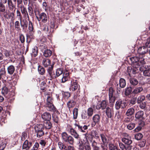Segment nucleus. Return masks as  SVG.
<instances>
[{"instance_id":"nucleus-1","label":"nucleus","mask_w":150,"mask_h":150,"mask_svg":"<svg viewBox=\"0 0 150 150\" xmlns=\"http://www.w3.org/2000/svg\"><path fill=\"white\" fill-rule=\"evenodd\" d=\"M132 65L135 68L132 69L131 67L127 68V71L129 76L132 74H135L137 73V71L136 68L142 66L145 63L144 59L142 57H133L130 58Z\"/></svg>"},{"instance_id":"nucleus-2","label":"nucleus","mask_w":150,"mask_h":150,"mask_svg":"<svg viewBox=\"0 0 150 150\" xmlns=\"http://www.w3.org/2000/svg\"><path fill=\"white\" fill-rule=\"evenodd\" d=\"M150 48V37L148 38L145 45L139 47L138 49V52L143 57L145 54L148 52L149 48Z\"/></svg>"},{"instance_id":"nucleus-3","label":"nucleus","mask_w":150,"mask_h":150,"mask_svg":"<svg viewBox=\"0 0 150 150\" xmlns=\"http://www.w3.org/2000/svg\"><path fill=\"white\" fill-rule=\"evenodd\" d=\"M63 74V77L62 79V82L64 83L67 81L69 77V73L68 71L63 72L62 69L59 68L57 69L56 72V77L59 76L60 75Z\"/></svg>"},{"instance_id":"nucleus-4","label":"nucleus","mask_w":150,"mask_h":150,"mask_svg":"<svg viewBox=\"0 0 150 150\" xmlns=\"http://www.w3.org/2000/svg\"><path fill=\"white\" fill-rule=\"evenodd\" d=\"M61 136L62 140L64 142L70 144H73L74 143V139L71 136L68 135L65 132H62L61 134Z\"/></svg>"},{"instance_id":"nucleus-5","label":"nucleus","mask_w":150,"mask_h":150,"mask_svg":"<svg viewBox=\"0 0 150 150\" xmlns=\"http://www.w3.org/2000/svg\"><path fill=\"white\" fill-rule=\"evenodd\" d=\"M35 132L37 133V137H40L44 134L43 131L44 129L43 125L42 124H37L34 127Z\"/></svg>"},{"instance_id":"nucleus-6","label":"nucleus","mask_w":150,"mask_h":150,"mask_svg":"<svg viewBox=\"0 0 150 150\" xmlns=\"http://www.w3.org/2000/svg\"><path fill=\"white\" fill-rule=\"evenodd\" d=\"M53 66L52 65H50L49 66L47 69L48 74L47 75V76L48 77V79L51 80L52 79H55L57 77L56 74H55L54 72L53 71Z\"/></svg>"},{"instance_id":"nucleus-7","label":"nucleus","mask_w":150,"mask_h":150,"mask_svg":"<svg viewBox=\"0 0 150 150\" xmlns=\"http://www.w3.org/2000/svg\"><path fill=\"white\" fill-rule=\"evenodd\" d=\"M39 17L37 16V18L39 21H41L42 22L46 23L47 20V16L46 14L44 12L39 14Z\"/></svg>"},{"instance_id":"nucleus-8","label":"nucleus","mask_w":150,"mask_h":150,"mask_svg":"<svg viewBox=\"0 0 150 150\" xmlns=\"http://www.w3.org/2000/svg\"><path fill=\"white\" fill-rule=\"evenodd\" d=\"M75 127H77L78 130L82 132H86V134L87 132H86V130L88 129V127L86 125H84L83 126H81L79 124H77L75 123L74 124Z\"/></svg>"},{"instance_id":"nucleus-9","label":"nucleus","mask_w":150,"mask_h":150,"mask_svg":"<svg viewBox=\"0 0 150 150\" xmlns=\"http://www.w3.org/2000/svg\"><path fill=\"white\" fill-rule=\"evenodd\" d=\"M125 103L122 102L121 100H117L115 104V108L116 109L118 110L120 108H124L125 107Z\"/></svg>"},{"instance_id":"nucleus-10","label":"nucleus","mask_w":150,"mask_h":150,"mask_svg":"<svg viewBox=\"0 0 150 150\" xmlns=\"http://www.w3.org/2000/svg\"><path fill=\"white\" fill-rule=\"evenodd\" d=\"M100 116L98 114H96L93 117V122L92 125L95 126L96 124H98L100 122Z\"/></svg>"},{"instance_id":"nucleus-11","label":"nucleus","mask_w":150,"mask_h":150,"mask_svg":"<svg viewBox=\"0 0 150 150\" xmlns=\"http://www.w3.org/2000/svg\"><path fill=\"white\" fill-rule=\"evenodd\" d=\"M145 69L143 71V75L145 76H150V65H146L144 67Z\"/></svg>"},{"instance_id":"nucleus-12","label":"nucleus","mask_w":150,"mask_h":150,"mask_svg":"<svg viewBox=\"0 0 150 150\" xmlns=\"http://www.w3.org/2000/svg\"><path fill=\"white\" fill-rule=\"evenodd\" d=\"M69 132L71 135L74 138L78 139L79 138V135L77 132L74 129L71 128L70 129Z\"/></svg>"},{"instance_id":"nucleus-13","label":"nucleus","mask_w":150,"mask_h":150,"mask_svg":"<svg viewBox=\"0 0 150 150\" xmlns=\"http://www.w3.org/2000/svg\"><path fill=\"white\" fill-rule=\"evenodd\" d=\"M32 146V143L28 142L27 140H26L24 142L22 148L23 149H25L26 150H28Z\"/></svg>"},{"instance_id":"nucleus-14","label":"nucleus","mask_w":150,"mask_h":150,"mask_svg":"<svg viewBox=\"0 0 150 150\" xmlns=\"http://www.w3.org/2000/svg\"><path fill=\"white\" fill-rule=\"evenodd\" d=\"M42 118L45 120L50 121L51 119V116L49 113L45 112L42 115Z\"/></svg>"},{"instance_id":"nucleus-15","label":"nucleus","mask_w":150,"mask_h":150,"mask_svg":"<svg viewBox=\"0 0 150 150\" xmlns=\"http://www.w3.org/2000/svg\"><path fill=\"white\" fill-rule=\"evenodd\" d=\"M122 141L125 144L129 145L132 143V141L131 140L130 137H126L122 139Z\"/></svg>"},{"instance_id":"nucleus-16","label":"nucleus","mask_w":150,"mask_h":150,"mask_svg":"<svg viewBox=\"0 0 150 150\" xmlns=\"http://www.w3.org/2000/svg\"><path fill=\"white\" fill-rule=\"evenodd\" d=\"M105 111L107 117L108 118H111L113 115V110L108 107L106 108Z\"/></svg>"},{"instance_id":"nucleus-17","label":"nucleus","mask_w":150,"mask_h":150,"mask_svg":"<svg viewBox=\"0 0 150 150\" xmlns=\"http://www.w3.org/2000/svg\"><path fill=\"white\" fill-rule=\"evenodd\" d=\"M4 17L8 19H10L11 21H13L15 20V15L13 13H9L8 14V16L6 14H4Z\"/></svg>"},{"instance_id":"nucleus-18","label":"nucleus","mask_w":150,"mask_h":150,"mask_svg":"<svg viewBox=\"0 0 150 150\" xmlns=\"http://www.w3.org/2000/svg\"><path fill=\"white\" fill-rule=\"evenodd\" d=\"M78 88L77 83L76 81H71V84L70 89L73 91H74Z\"/></svg>"},{"instance_id":"nucleus-19","label":"nucleus","mask_w":150,"mask_h":150,"mask_svg":"<svg viewBox=\"0 0 150 150\" xmlns=\"http://www.w3.org/2000/svg\"><path fill=\"white\" fill-rule=\"evenodd\" d=\"M76 104V102L73 99H72L69 101L67 104L68 108L70 110V108L74 107Z\"/></svg>"},{"instance_id":"nucleus-20","label":"nucleus","mask_w":150,"mask_h":150,"mask_svg":"<svg viewBox=\"0 0 150 150\" xmlns=\"http://www.w3.org/2000/svg\"><path fill=\"white\" fill-rule=\"evenodd\" d=\"M50 61L48 59L46 58L43 59L42 61V64L43 66L45 67H47L50 64Z\"/></svg>"},{"instance_id":"nucleus-21","label":"nucleus","mask_w":150,"mask_h":150,"mask_svg":"<svg viewBox=\"0 0 150 150\" xmlns=\"http://www.w3.org/2000/svg\"><path fill=\"white\" fill-rule=\"evenodd\" d=\"M144 114V112L143 111H138L136 113L135 117L137 119H142L143 118Z\"/></svg>"},{"instance_id":"nucleus-22","label":"nucleus","mask_w":150,"mask_h":150,"mask_svg":"<svg viewBox=\"0 0 150 150\" xmlns=\"http://www.w3.org/2000/svg\"><path fill=\"white\" fill-rule=\"evenodd\" d=\"M6 74L5 67L3 66L0 69V80L6 76Z\"/></svg>"},{"instance_id":"nucleus-23","label":"nucleus","mask_w":150,"mask_h":150,"mask_svg":"<svg viewBox=\"0 0 150 150\" xmlns=\"http://www.w3.org/2000/svg\"><path fill=\"white\" fill-rule=\"evenodd\" d=\"M46 109L50 111H54L55 110V107L54 105L52 103H48L46 104Z\"/></svg>"},{"instance_id":"nucleus-24","label":"nucleus","mask_w":150,"mask_h":150,"mask_svg":"<svg viewBox=\"0 0 150 150\" xmlns=\"http://www.w3.org/2000/svg\"><path fill=\"white\" fill-rule=\"evenodd\" d=\"M15 67L13 65H11L7 68L8 73L10 75L12 74L15 71Z\"/></svg>"},{"instance_id":"nucleus-25","label":"nucleus","mask_w":150,"mask_h":150,"mask_svg":"<svg viewBox=\"0 0 150 150\" xmlns=\"http://www.w3.org/2000/svg\"><path fill=\"white\" fill-rule=\"evenodd\" d=\"M43 127L47 129H50L52 126V125L50 121H47L44 122L43 124Z\"/></svg>"},{"instance_id":"nucleus-26","label":"nucleus","mask_w":150,"mask_h":150,"mask_svg":"<svg viewBox=\"0 0 150 150\" xmlns=\"http://www.w3.org/2000/svg\"><path fill=\"white\" fill-rule=\"evenodd\" d=\"M21 11L23 14H24L25 16H27L29 18L28 13L27 12L26 8L24 6H21L20 7Z\"/></svg>"},{"instance_id":"nucleus-27","label":"nucleus","mask_w":150,"mask_h":150,"mask_svg":"<svg viewBox=\"0 0 150 150\" xmlns=\"http://www.w3.org/2000/svg\"><path fill=\"white\" fill-rule=\"evenodd\" d=\"M134 112V109L133 108H130L127 110L125 114L127 116H130L132 115Z\"/></svg>"},{"instance_id":"nucleus-28","label":"nucleus","mask_w":150,"mask_h":150,"mask_svg":"<svg viewBox=\"0 0 150 150\" xmlns=\"http://www.w3.org/2000/svg\"><path fill=\"white\" fill-rule=\"evenodd\" d=\"M28 29L30 33L32 34L34 32L33 23L30 21H29Z\"/></svg>"},{"instance_id":"nucleus-29","label":"nucleus","mask_w":150,"mask_h":150,"mask_svg":"<svg viewBox=\"0 0 150 150\" xmlns=\"http://www.w3.org/2000/svg\"><path fill=\"white\" fill-rule=\"evenodd\" d=\"M38 71L39 73L41 75L44 74L45 72V69L42 66L40 65L38 66Z\"/></svg>"},{"instance_id":"nucleus-30","label":"nucleus","mask_w":150,"mask_h":150,"mask_svg":"<svg viewBox=\"0 0 150 150\" xmlns=\"http://www.w3.org/2000/svg\"><path fill=\"white\" fill-rule=\"evenodd\" d=\"M52 54V52L50 50L47 49L44 51V55L45 57L50 56Z\"/></svg>"},{"instance_id":"nucleus-31","label":"nucleus","mask_w":150,"mask_h":150,"mask_svg":"<svg viewBox=\"0 0 150 150\" xmlns=\"http://www.w3.org/2000/svg\"><path fill=\"white\" fill-rule=\"evenodd\" d=\"M120 87L121 88H124L126 85L125 80L121 78L119 80Z\"/></svg>"},{"instance_id":"nucleus-32","label":"nucleus","mask_w":150,"mask_h":150,"mask_svg":"<svg viewBox=\"0 0 150 150\" xmlns=\"http://www.w3.org/2000/svg\"><path fill=\"white\" fill-rule=\"evenodd\" d=\"M1 142L0 144V150H3L6 146L7 142L4 139Z\"/></svg>"},{"instance_id":"nucleus-33","label":"nucleus","mask_w":150,"mask_h":150,"mask_svg":"<svg viewBox=\"0 0 150 150\" xmlns=\"http://www.w3.org/2000/svg\"><path fill=\"white\" fill-rule=\"evenodd\" d=\"M58 145L59 149L61 150H67L66 149V146L62 142H59L58 143Z\"/></svg>"},{"instance_id":"nucleus-34","label":"nucleus","mask_w":150,"mask_h":150,"mask_svg":"<svg viewBox=\"0 0 150 150\" xmlns=\"http://www.w3.org/2000/svg\"><path fill=\"white\" fill-rule=\"evenodd\" d=\"M130 83L132 85L136 86L138 83V81L137 80L134 78H130L129 79Z\"/></svg>"},{"instance_id":"nucleus-35","label":"nucleus","mask_w":150,"mask_h":150,"mask_svg":"<svg viewBox=\"0 0 150 150\" xmlns=\"http://www.w3.org/2000/svg\"><path fill=\"white\" fill-rule=\"evenodd\" d=\"M8 91V90L6 86H4L2 89L1 93L4 96H5L7 94Z\"/></svg>"},{"instance_id":"nucleus-36","label":"nucleus","mask_w":150,"mask_h":150,"mask_svg":"<svg viewBox=\"0 0 150 150\" xmlns=\"http://www.w3.org/2000/svg\"><path fill=\"white\" fill-rule=\"evenodd\" d=\"M143 90V88L142 87H139L135 88L133 91V93L134 94H137L140 93Z\"/></svg>"},{"instance_id":"nucleus-37","label":"nucleus","mask_w":150,"mask_h":150,"mask_svg":"<svg viewBox=\"0 0 150 150\" xmlns=\"http://www.w3.org/2000/svg\"><path fill=\"white\" fill-rule=\"evenodd\" d=\"M38 48L37 47H34L32 49V55L34 57H36L38 54Z\"/></svg>"},{"instance_id":"nucleus-38","label":"nucleus","mask_w":150,"mask_h":150,"mask_svg":"<svg viewBox=\"0 0 150 150\" xmlns=\"http://www.w3.org/2000/svg\"><path fill=\"white\" fill-rule=\"evenodd\" d=\"M4 3L0 2V12L2 13H5V7L4 4Z\"/></svg>"},{"instance_id":"nucleus-39","label":"nucleus","mask_w":150,"mask_h":150,"mask_svg":"<svg viewBox=\"0 0 150 150\" xmlns=\"http://www.w3.org/2000/svg\"><path fill=\"white\" fill-rule=\"evenodd\" d=\"M135 124L134 123H130L127 126V127L128 129L132 130L135 127Z\"/></svg>"},{"instance_id":"nucleus-40","label":"nucleus","mask_w":150,"mask_h":150,"mask_svg":"<svg viewBox=\"0 0 150 150\" xmlns=\"http://www.w3.org/2000/svg\"><path fill=\"white\" fill-rule=\"evenodd\" d=\"M100 105L101 106V109L102 110H103L106 107L107 103L106 101L103 100L100 102Z\"/></svg>"},{"instance_id":"nucleus-41","label":"nucleus","mask_w":150,"mask_h":150,"mask_svg":"<svg viewBox=\"0 0 150 150\" xmlns=\"http://www.w3.org/2000/svg\"><path fill=\"white\" fill-rule=\"evenodd\" d=\"M93 113V110L91 108H89L87 110V114L89 117H91Z\"/></svg>"},{"instance_id":"nucleus-42","label":"nucleus","mask_w":150,"mask_h":150,"mask_svg":"<svg viewBox=\"0 0 150 150\" xmlns=\"http://www.w3.org/2000/svg\"><path fill=\"white\" fill-rule=\"evenodd\" d=\"M109 147L110 150H120V149H118L117 147L112 144H109Z\"/></svg>"},{"instance_id":"nucleus-43","label":"nucleus","mask_w":150,"mask_h":150,"mask_svg":"<svg viewBox=\"0 0 150 150\" xmlns=\"http://www.w3.org/2000/svg\"><path fill=\"white\" fill-rule=\"evenodd\" d=\"M73 117L74 119L77 118L78 115V110L77 108H74L73 111Z\"/></svg>"},{"instance_id":"nucleus-44","label":"nucleus","mask_w":150,"mask_h":150,"mask_svg":"<svg viewBox=\"0 0 150 150\" xmlns=\"http://www.w3.org/2000/svg\"><path fill=\"white\" fill-rule=\"evenodd\" d=\"M100 136L103 145H105L107 142L105 135L103 134H101Z\"/></svg>"},{"instance_id":"nucleus-45","label":"nucleus","mask_w":150,"mask_h":150,"mask_svg":"<svg viewBox=\"0 0 150 150\" xmlns=\"http://www.w3.org/2000/svg\"><path fill=\"white\" fill-rule=\"evenodd\" d=\"M83 146L84 150H91V146L88 143H86L84 144Z\"/></svg>"},{"instance_id":"nucleus-46","label":"nucleus","mask_w":150,"mask_h":150,"mask_svg":"<svg viewBox=\"0 0 150 150\" xmlns=\"http://www.w3.org/2000/svg\"><path fill=\"white\" fill-rule=\"evenodd\" d=\"M99 143H97V142H95V141H93V142L92 144V145L93 148V149L99 148Z\"/></svg>"},{"instance_id":"nucleus-47","label":"nucleus","mask_w":150,"mask_h":150,"mask_svg":"<svg viewBox=\"0 0 150 150\" xmlns=\"http://www.w3.org/2000/svg\"><path fill=\"white\" fill-rule=\"evenodd\" d=\"M132 91V88L131 87L127 88L125 90V94L126 96L129 95Z\"/></svg>"},{"instance_id":"nucleus-48","label":"nucleus","mask_w":150,"mask_h":150,"mask_svg":"<svg viewBox=\"0 0 150 150\" xmlns=\"http://www.w3.org/2000/svg\"><path fill=\"white\" fill-rule=\"evenodd\" d=\"M32 4L31 6H28V11L29 13V14L30 16H32L33 14V10L32 7Z\"/></svg>"},{"instance_id":"nucleus-49","label":"nucleus","mask_w":150,"mask_h":150,"mask_svg":"<svg viewBox=\"0 0 150 150\" xmlns=\"http://www.w3.org/2000/svg\"><path fill=\"white\" fill-rule=\"evenodd\" d=\"M142 134L140 133L137 134L135 135V138L137 140H140L142 138Z\"/></svg>"},{"instance_id":"nucleus-50","label":"nucleus","mask_w":150,"mask_h":150,"mask_svg":"<svg viewBox=\"0 0 150 150\" xmlns=\"http://www.w3.org/2000/svg\"><path fill=\"white\" fill-rule=\"evenodd\" d=\"M16 15L17 17L18 18V19L20 20V22L21 23L22 21V16L20 11L18 10L16 11Z\"/></svg>"},{"instance_id":"nucleus-51","label":"nucleus","mask_w":150,"mask_h":150,"mask_svg":"<svg viewBox=\"0 0 150 150\" xmlns=\"http://www.w3.org/2000/svg\"><path fill=\"white\" fill-rule=\"evenodd\" d=\"M46 96L47 98V102L46 104L52 103L53 99L50 96L47 95Z\"/></svg>"},{"instance_id":"nucleus-52","label":"nucleus","mask_w":150,"mask_h":150,"mask_svg":"<svg viewBox=\"0 0 150 150\" xmlns=\"http://www.w3.org/2000/svg\"><path fill=\"white\" fill-rule=\"evenodd\" d=\"M15 28L17 30H20V24L19 21H16L15 23Z\"/></svg>"},{"instance_id":"nucleus-53","label":"nucleus","mask_w":150,"mask_h":150,"mask_svg":"<svg viewBox=\"0 0 150 150\" xmlns=\"http://www.w3.org/2000/svg\"><path fill=\"white\" fill-rule=\"evenodd\" d=\"M81 117L82 119L86 120L88 119L89 117L88 116V115L87 113H83L81 115Z\"/></svg>"},{"instance_id":"nucleus-54","label":"nucleus","mask_w":150,"mask_h":150,"mask_svg":"<svg viewBox=\"0 0 150 150\" xmlns=\"http://www.w3.org/2000/svg\"><path fill=\"white\" fill-rule=\"evenodd\" d=\"M43 31L46 34H48L50 32L49 30L48 27L47 26L45 25L43 29Z\"/></svg>"},{"instance_id":"nucleus-55","label":"nucleus","mask_w":150,"mask_h":150,"mask_svg":"<svg viewBox=\"0 0 150 150\" xmlns=\"http://www.w3.org/2000/svg\"><path fill=\"white\" fill-rule=\"evenodd\" d=\"M145 99V96L143 95L140 96L138 98V103H140L144 101Z\"/></svg>"},{"instance_id":"nucleus-56","label":"nucleus","mask_w":150,"mask_h":150,"mask_svg":"<svg viewBox=\"0 0 150 150\" xmlns=\"http://www.w3.org/2000/svg\"><path fill=\"white\" fill-rule=\"evenodd\" d=\"M113 88L112 87H110L109 88V97H111L113 96Z\"/></svg>"},{"instance_id":"nucleus-57","label":"nucleus","mask_w":150,"mask_h":150,"mask_svg":"<svg viewBox=\"0 0 150 150\" xmlns=\"http://www.w3.org/2000/svg\"><path fill=\"white\" fill-rule=\"evenodd\" d=\"M119 145L120 148L122 150H127V148L122 143L119 142Z\"/></svg>"},{"instance_id":"nucleus-58","label":"nucleus","mask_w":150,"mask_h":150,"mask_svg":"<svg viewBox=\"0 0 150 150\" xmlns=\"http://www.w3.org/2000/svg\"><path fill=\"white\" fill-rule=\"evenodd\" d=\"M115 101V98L114 96L109 97V102L112 104Z\"/></svg>"},{"instance_id":"nucleus-59","label":"nucleus","mask_w":150,"mask_h":150,"mask_svg":"<svg viewBox=\"0 0 150 150\" xmlns=\"http://www.w3.org/2000/svg\"><path fill=\"white\" fill-rule=\"evenodd\" d=\"M4 54L6 57H8L10 55V52L9 51L5 50L4 51Z\"/></svg>"},{"instance_id":"nucleus-60","label":"nucleus","mask_w":150,"mask_h":150,"mask_svg":"<svg viewBox=\"0 0 150 150\" xmlns=\"http://www.w3.org/2000/svg\"><path fill=\"white\" fill-rule=\"evenodd\" d=\"M146 143V141L145 140H143L142 141H141L139 144V146L141 147H144Z\"/></svg>"},{"instance_id":"nucleus-61","label":"nucleus","mask_w":150,"mask_h":150,"mask_svg":"<svg viewBox=\"0 0 150 150\" xmlns=\"http://www.w3.org/2000/svg\"><path fill=\"white\" fill-rule=\"evenodd\" d=\"M42 7L44 9H45V11H46V10L48 9L47 5V3L46 2L44 1L42 3Z\"/></svg>"},{"instance_id":"nucleus-62","label":"nucleus","mask_w":150,"mask_h":150,"mask_svg":"<svg viewBox=\"0 0 150 150\" xmlns=\"http://www.w3.org/2000/svg\"><path fill=\"white\" fill-rule=\"evenodd\" d=\"M8 4L9 8H13V5L11 0H8Z\"/></svg>"},{"instance_id":"nucleus-63","label":"nucleus","mask_w":150,"mask_h":150,"mask_svg":"<svg viewBox=\"0 0 150 150\" xmlns=\"http://www.w3.org/2000/svg\"><path fill=\"white\" fill-rule=\"evenodd\" d=\"M39 146V144L37 142H35L33 147V148L35 150H37L38 149Z\"/></svg>"},{"instance_id":"nucleus-64","label":"nucleus","mask_w":150,"mask_h":150,"mask_svg":"<svg viewBox=\"0 0 150 150\" xmlns=\"http://www.w3.org/2000/svg\"><path fill=\"white\" fill-rule=\"evenodd\" d=\"M46 86L45 83L44 81H42L41 84V89L43 90Z\"/></svg>"}]
</instances>
